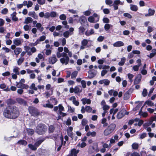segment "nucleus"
<instances>
[{"instance_id":"obj_27","label":"nucleus","mask_w":156,"mask_h":156,"mask_svg":"<svg viewBox=\"0 0 156 156\" xmlns=\"http://www.w3.org/2000/svg\"><path fill=\"white\" fill-rule=\"evenodd\" d=\"M22 42L23 41H22L21 40L19 39H16L13 40L14 44L16 46L20 45Z\"/></svg>"},{"instance_id":"obj_3","label":"nucleus","mask_w":156,"mask_h":156,"mask_svg":"<svg viewBox=\"0 0 156 156\" xmlns=\"http://www.w3.org/2000/svg\"><path fill=\"white\" fill-rule=\"evenodd\" d=\"M47 130V128L44 124H38L36 127L35 132L39 135L44 134Z\"/></svg>"},{"instance_id":"obj_29","label":"nucleus","mask_w":156,"mask_h":156,"mask_svg":"<svg viewBox=\"0 0 156 156\" xmlns=\"http://www.w3.org/2000/svg\"><path fill=\"white\" fill-rule=\"evenodd\" d=\"M64 51L66 54L68 53V55L69 57H71L72 56V53L71 51H69L68 49L66 47H64Z\"/></svg>"},{"instance_id":"obj_2","label":"nucleus","mask_w":156,"mask_h":156,"mask_svg":"<svg viewBox=\"0 0 156 156\" xmlns=\"http://www.w3.org/2000/svg\"><path fill=\"white\" fill-rule=\"evenodd\" d=\"M116 126L113 123L110 124L107 128L104 130L103 134L105 136H108L114 131Z\"/></svg>"},{"instance_id":"obj_7","label":"nucleus","mask_w":156,"mask_h":156,"mask_svg":"<svg viewBox=\"0 0 156 156\" xmlns=\"http://www.w3.org/2000/svg\"><path fill=\"white\" fill-rule=\"evenodd\" d=\"M62 57L61 58L60 61V62L62 64L65 65L68 64L69 62V58L68 56L66 55V54L65 56H62Z\"/></svg>"},{"instance_id":"obj_26","label":"nucleus","mask_w":156,"mask_h":156,"mask_svg":"<svg viewBox=\"0 0 156 156\" xmlns=\"http://www.w3.org/2000/svg\"><path fill=\"white\" fill-rule=\"evenodd\" d=\"M142 107L139 112V115L143 117H146L148 116V114L147 112H142Z\"/></svg>"},{"instance_id":"obj_32","label":"nucleus","mask_w":156,"mask_h":156,"mask_svg":"<svg viewBox=\"0 0 156 156\" xmlns=\"http://www.w3.org/2000/svg\"><path fill=\"white\" fill-rule=\"evenodd\" d=\"M35 27L38 30L41 31H42L44 30V28L42 27V25L40 23H37Z\"/></svg>"},{"instance_id":"obj_18","label":"nucleus","mask_w":156,"mask_h":156,"mask_svg":"<svg viewBox=\"0 0 156 156\" xmlns=\"http://www.w3.org/2000/svg\"><path fill=\"white\" fill-rule=\"evenodd\" d=\"M69 100L72 101L73 103L76 106H78L79 105V102L76 100L75 96H72L69 98Z\"/></svg>"},{"instance_id":"obj_47","label":"nucleus","mask_w":156,"mask_h":156,"mask_svg":"<svg viewBox=\"0 0 156 156\" xmlns=\"http://www.w3.org/2000/svg\"><path fill=\"white\" fill-rule=\"evenodd\" d=\"M27 132L29 135H31L34 134V130L33 129H27Z\"/></svg>"},{"instance_id":"obj_50","label":"nucleus","mask_w":156,"mask_h":156,"mask_svg":"<svg viewBox=\"0 0 156 156\" xmlns=\"http://www.w3.org/2000/svg\"><path fill=\"white\" fill-rule=\"evenodd\" d=\"M19 68L17 67H15L13 69V72L16 74H17L18 75L19 74Z\"/></svg>"},{"instance_id":"obj_45","label":"nucleus","mask_w":156,"mask_h":156,"mask_svg":"<svg viewBox=\"0 0 156 156\" xmlns=\"http://www.w3.org/2000/svg\"><path fill=\"white\" fill-rule=\"evenodd\" d=\"M58 106L59 113L62 112V111H65L64 108L62 104L59 105Z\"/></svg>"},{"instance_id":"obj_39","label":"nucleus","mask_w":156,"mask_h":156,"mask_svg":"<svg viewBox=\"0 0 156 156\" xmlns=\"http://www.w3.org/2000/svg\"><path fill=\"white\" fill-rule=\"evenodd\" d=\"M50 100L51 101V103L55 105H57L58 102L56 99L55 98H51Z\"/></svg>"},{"instance_id":"obj_35","label":"nucleus","mask_w":156,"mask_h":156,"mask_svg":"<svg viewBox=\"0 0 156 156\" xmlns=\"http://www.w3.org/2000/svg\"><path fill=\"white\" fill-rule=\"evenodd\" d=\"M130 9L132 11H136L138 9V7L136 5L131 4L130 5Z\"/></svg>"},{"instance_id":"obj_8","label":"nucleus","mask_w":156,"mask_h":156,"mask_svg":"<svg viewBox=\"0 0 156 156\" xmlns=\"http://www.w3.org/2000/svg\"><path fill=\"white\" fill-rule=\"evenodd\" d=\"M63 49V48L62 47L58 48V51L56 53V55L58 58H60L62 56H65L66 55L65 52L61 53V52L62 51Z\"/></svg>"},{"instance_id":"obj_38","label":"nucleus","mask_w":156,"mask_h":156,"mask_svg":"<svg viewBox=\"0 0 156 156\" xmlns=\"http://www.w3.org/2000/svg\"><path fill=\"white\" fill-rule=\"evenodd\" d=\"M126 58L125 57H123L121 58V61L118 63L119 66H122L124 64L126 61Z\"/></svg>"},{"instance_id":"obj_17","label":"nucleus","mask_w":156,"mask_h":156,"mask_svg":"<svg viewBox=\"0 0 156 156\" xmlns=\"http://www.w3.org/2000/svg\"><path fill=\"white\" fill-rule=\"evenodd\" d=\"M28 15L32 17L36 20H37L38 18V16L34 11L29 12L28 13Z\"/></svg>"},{"instance_id":"obj_53","label":"nucleus","mask_w":156,"mask_h":156,"mask_svg":"<svg viewBox=\"0 0 156 156\" xmlns=\"http://www.w3.org/2000/svg\"><path fill=\"white\" fill-rule=\"evenodd\" d=\"M85 111L87 112L90 113L91 112L92 108L90 106H87L85 107Z\"/></svg>"},{"instance_id":"obj_58","label":"nucleus","mask_w":156,"mask_h":156,"mask_svg":"<svg viewBox=\"0 0 156 156\" xmlns=\"http://www.w3.org/2000/svg\"><path fill=\"white\" fill-rule=\"evenodd\" d=\"M87 145L86 144L83 142L81 144H79L77 145V147H80L81 148L85 147Z\"/></svg>"},{"instance_id":"obj_24","label":"nucleus","mask_w":156,"mask_h":156,"mask_svg":"<svg viewBox=\"0 0 156 156\" xmlns=\"http://www.w3.org/2000/svg\"><path fill=\"white\" fill-rule=\"evenodd\" d=\"M154 12L155 11L154 10L149 9H148V13L145 14V16L146 17L151 16L154 15Z\"/></svg>"},{"instance_id":"obj_19","label":"nucleus","mask_w":156,"mask_h":156,"mask_svg":"<svg viewBox=\"0 0 156 156\" xmlns=\"http://www.w3.org/2000/svg\"><path fill=\"white\" fill-rule=\"evenodd\" d=\"M124 45V43L121 41H117L113 44L114 47H120Z\"/></svg>"},{"instance_id":"obj_33","label":"nucleus","mask_w":156,"mask_h":156,"mask_svg":"<svg viewBox=\"0 0 156 156\" xmlns=\"http://www.w3.org/2000/svg\"><path fill=\"white\" fill-rule=\"evenodd\" d=\"M33 21L32 19L30 17H27L26 18L24 22V23L28 24L29 23L32 22Z\"/></svg>"},{"instance_id":"obj_57","label":"nucleus","mask_w":156,"mask_h":156,"mask_svg":"<svg viewBox=\"0 0 156 156\" xmlns=\"http://www.w3.org/2000/svg\"><path fill=\"white\" fill-rule=\"evenodd\" d=\"M147 94V90L144 88L143 89L142 92V95L144 97H146Z\"/></svg>"},{"instance_id":"obj_21","label":"nucleus","mask_w":156,"mask_h":156,"mask_svg":"<svg viewBox=\"0 0 156 156\" xmlns=\"http://www.w3.org/2000/svg\"><path fill=\"white\" fill-rule=\"evenodd\" d=\"M0 88L3 89V90L5 91H10V89L8 87H6V85L4 83L0 84Z\"/></svg>"},{"instance_id":"obj_64","label":"nucleus","mask_w":156,"mask_h":156,"mask_svg":"<svg viewBox=\"0 0 156 156\" xmlns=\"http://www.w3.org/2000/svg\"><path fill=\"white\" fill-rule=\"evenodd\" d=\"M87 123V121L85 119H82L81 122V124L82 126H85L86 125Z\"/></svg>"},{"instance_id":"obj_31","label":"nucleus","mask_w":156,"mask_h":156,"mask_svg":"<svg viewBox=\"0 0 156 156\" xmlns=\"http://www.w3.org/2000/svg\"><path fill=\"white\" fill-rule=\"evenodd\" d=\"M79 152V150H76L75 149H73L70 151L71 154L73 156H77V154Z\"/></svg>"},{"instance_id":"obj_9","label":"nucleus","mask_w":156,"mask_h":156,"mask_svg":"<svg viewBox=\"0 0 156 156\" xmlns=\"http://www.w3.org/2000/svg\"><path fill=\"white\" fill-rule=\"evenodd\" d=\"M123 2H121L119 0H115L114 1L113 6L114 7V9L116 10L118 9V5H123L124 4Z\"/></svg>"},{"instance_id":"obj_28","label":"nucleus","mask_w":156,"mask_h":156,"mask_svg":"<svg viewBox=\"0 0 156 156\" xmlns=\"http://www.w3.org/2000/svg\"><path fill=\"white\" fill-rule=\"evenodd\" d=\"M53 89H51L49 91H46L44 94L45 95L46 98H48L53 94Z\"/></svg>"},{"instance_id":"obj_42","label":"nucleus","mask_w":156,"mask_h":156,"mask_svg":"<svg viewBox=\"0 0 156 156\" xmlns=\"http://www.w3.org/2000/svg\"><path fill=\"white\" fill-rule=\"evenodd\" d=\"M78 74V72L76 71H74L73 72L71 75V78L73 79H74L76 76H77Z\"/></svg>"},{"instance_id":"obj_46","label":"nucleus","mask_w":156,"mask_h":156,"mask_svg":"<svg viewBox=\"0 0 156 156\" xmlns=\"http://www.w3.org/2000/svg\"><path fill=\"white\" fill-rule=\"evenodd\" d=\"M18 144H21L24 145H26L27 144V142L24 140H19L18 142Z\"/></svg>"},{"instance_id":"obj_40","label":"nucleus","mask_w":156,"mask_h":156,"mask_svg":"<svg viewBox=\"0 0 156 156\" xmlns=\"http://www.w3.org/2000/svg\"><path fill=\"white\" fill-rule=\"evenodd\" d=\"M127 76L129 82L131 83H132L133 81V78L134 77L133 75L130 73H128L127 74Z\"/></svg>"},{"instance_id":"obj_4","label":"nucleus","mask_w":156,"mask_h":156,"mask_svg":"<svg viewBox=\"0 0 156 156\" xmlns=\"http://www.w3.org/2000/svg\"><path fill=\"white\" fill-rule=\"evenodd\" d=\"M28 110L30 113L34 116H37L40 114L38 109L34 107H29Z\"/></svg>"},{"instance_id":"obj_6","label":"nucleus","mask_w":156,"mask_h":156,"mask_svg":"<svg viewBox=\"0 0 156 156\" xmlns=\"http://www.w3.org/2000/svg\"><path fill=\"white\" fill-rule=\"evenodd\" d=\"M88 20L91 23H96L99 20V17L96 13H94L92 16H89L88 18Z\"/></svg>"},{"instance_id":"obj_10","label":"nucleus","mask_w":156,"mask_h":156,"mask_svg":"<svg viewBox=\"0 0 156 156\" xmlns=\"http://www.w3.org/2000/svg\"><path fill=\"white\" fill-rule=\"evenodd\" d=\"M16 86L18 88L27 89L29 87V86L23 83L16 82Z\"/></svg>"},{"instance_id":"obj_30","label":"nucleus","mask_w":156,"mask_h":156,"mask_svg":"<svg viewBox=\"0 0 156 156\" xmlns=\"http://www.w3.org/2000/svg\"><path fill=\"white\" fill-rule=\"evenodd\" d=\"M94 33V31L93 29H91L90 30H87L85 32V34L87 36H89Z\"/></svg>"},{"instance_id":"obj_54","label":"nucleus","mask_w":156,"mask_h":156,"mask_svg":"<svg viewBox=\"0 0 156 156\" xmlns=\"http://www.w3.org/2000/svg\"><path fill=\"white\" fill-rule=\"evenodd\" d=\"M105 3L107 5H108L110 6L113 5V2L111 0H106Z\"/></svg>"},{"instance_id":"obj_55","label":"nucleus","mask_w":156,"mask_h":156,"mask_svg":"<svg viewBox=\"0 0 156 156\" xmlns=\"http://www.w3.org/2000/svg\"><path fill=\"white\" fill-rule=\"evenodd\" d=\"M57 13L55 12L52 11L50 12V17H55L56 16Z\"/></svg>"},{"instance_id":"obj_49","label":"nucleus","mask_w":156,"mask_h":156,"mask_svg":"<svg viewBox=\"0 0 156 156\" xmlns=\"http://www.w3.org/2000/svg\"><path fill=\"white\" fill-rule=\"evenodd\" d=\"M28 147L29 148H30L31 150L33 151L36 150L37 147L34 145H33L31 144H29L28 145Z\"/></svg>"},{"instance_id":"obj_51","label":"nucleus","mask_w":156,"mask_h":156,"mask_svg":"<svg viewBox=\"0 0 156 156\" xmlns=\"http://www.w3.org/2000/svg\"><path fill=\"white\" fill-rule=\"evenodd\" d=\"M55 128L53 126L51 125L49 127L48 131L49 133H51L53 132Z\"/></svg>"},{"instance_id":"obj_34","label":"nucleus","mask_w":156,"mask_h":156,"mask_svg":"<svg viewBox=\"0 0 156 156\" xmlns=\"http://www.w3.org/2000/svg\"><path fill=\"white\" fill-rule=\"evenodd\" d=\"M96 135V133L95 131H93L92 132L88 131L86 134V135L88 136H91L92 137H95Z\"/></svg>"},{"instance_id":"obj_14","label":"nucleus","mask_w":156,"mask_h":156,"mask_svg":"<svg viewBox=\"0 0 156 156\" xmlns=\"http://www.w3.org/2000/svg\"><path fill=\"white\" fill-rule=\"evenodd\" d=\"M16 101L18 103L21 105H26L27 104L26 101L23 99L20 98H16Z\"/></svg>"},{"instance_id":"obj_37","label":"nucleus","mask_w":156,"mask_h":156,"mask_svg":"<svg viewBox=\"0 0 156 156\" xmlns=\"http://www.w3.org/2000/svg\"><path fill=\"white\" fill-rule=\"evenodd\" d=\"M101 123L103 124V127H106L108 125V123L107 122V119L105 118H104L101 120Z\"/></svg>"},{"instance_id":"obj_1","label":"nucleus","mask_w":156,"mask_h":156,"mask_svg":"<svg viewBox=\"0 0 156 156\" xmlns=\"http://www.w3.org/2000/svg\"><path fill=\"white\" fill-rule=\"evenodd\" d=\"M3 115L5 117L10 119L17 118L20 115L18 109L16 107H13L9 109H5L3 112Z\"/></svg>"},{"instance_id":"obj_20","label":"nucleus","mask_w":156,"mask_h":156,"mask_svg":"<svg viewBox=\"0 0 156 156\" xmlns=\"http://www.w3.org/2000/svg\"><path fill=\"white\" fill-rule=\"evenodd\" d=\"M141 76L140 74L138 75L134 80V84H137L139 83L141 81Z\"/></svg>"},{"instance_id":"obj_61","label":"nucleus","mask_w":156,"mask_h":156,"mask_svg":"<svg viewBox=\"0 0 156 156\" xmlns=\"http://www.w3.org/2000/svg\"><path fill=\"white\" fill-rule=\"evenodd\" d=\"M146 135L147 134L145 133L140 134L139 135V138L141 139H143L146 136Z\"/></svg>"},{"instance_id":"obj_25","label":"nucleus","mask_w":156,"mask_h":156,"mask_svg":"<svg viewBox=\"0 0 156 156\" xmlns=\"http://www.w3.org/2000/svg\"><path fill=\"white\" fill-rule=\"evenodd\" d=\"M22 49L21 48L19 47L16 48L14 50V52L15 54L17 56L22 51Z\"/></svg>"},{"instance_id":"obj_62","label":"nucleus","mask_w":156,"mask_h":156,"mask_svg":"<svg viewBox=\"0 0 156 156\" xmlns=\"http://www.w3.org/2000/svg\"><path fill=\"white\" fill-rule=\"evenodd\" d=\"M132 146L133 149H136L138 147V144L137 143H134L132 144Z\"/></svg>"},{"instance_id":"obj_5","label":"nucleus","mask_w":156,"mask_h":156,"mask_svg":"<svg viewBox=\"0 0 156 156\" xmlns=\"http://www.w3.org/2000/svg\"><path fill=\"white\" fill-rule=\"evenodd\" d=\"M156 120V116L152 117L150 119V120L149 122H147V123H145L144 125V128L146 129L147 131L148 132H150L151 131V128L150 127H147V126L151 125L153 122L154 121H155Z\"/></svg>"},{"instance_id":"obj_13","label":"nucleus","mask_w":156,"mask_h":156,"mask_svg":"<svg viewBox=\"0 0 156 156\" xmlns=\"http://www.w3.org/2000/svg\"><path fill=\"white\" fill-rule=\"evenodd\" d=\"M110 81L107 79H103L99 81L98 83L101 84H104V86H108L110 83Z\"/></svg>"},{"instance_id":"obj_48","label":"nucleus","mask_w":156,"mask_h":156,"mask_svg":"<svg viewBox=\"0 0 156 156\" xmlns=\"http://www.w3.org/2000/svg\"><path fill=\"white\" fill-rule=\"evenodd\" d=\"M24 60V58L23 57L20 58L17 61V63L18 65H20L23 62Z\"/></svg>"},{"instance_id":"obj_43","label":"nucleus","mask_w":156,"mask_h":156,"mask_svg":"<svg viewBox=\"0 0 156 156\" xmlns=\"http://www.w3.org/2000/svg\"><path fill=\"white\" fill-rule=\"evenodd\" d=\"M73 34V33H70L68 31H66L63 34L64 37L67 38L69 37V35Z\"/></svg>"},{"instance_id":"obj_63","label":"nucleus","mask_w":156,"mask_h":156,"mask_svg":"<svg viewBox=\"0 0 156 156\" xmlns=\"http://www.w3.org/2000/svg\"><path fill=\"white\" fill-rule=\"evenodd\" d=\"M81 83L82 87L83 88H85L86 87V82L84 80H82L81 81Z\"/></svg>"},{"instance_id":"obj_60","label":"nucleus","mask_w":156,"mask_h":156,"mask_svg":"<svg viewBox=\"0 0 156 156\" xmlns=\"http://www.w3.org/2000/svg\"><path fill=\"white\" fill-rule=\"evenodd\" d=\"M79 30L80 34H83L85 29L84 27H80L79 28Z\"/></svg>"},{"instance_id":"obj_23","label":"nucleus","mask_w":156,"mask_h":156,"mask_svg":"<svg viewBox=\"0 0 156 156\" xmlns=\"http://www.w3.org/2000/svg\"><path fill=\"white\" fill-rule=\"evenodd\" d=\"M17 13L16 12H14L11 15V16L12 20L14 21H16L18 20V18L16 17Z\"/></svg>"},{"instance_id":"obj_15","label":"nucleus","mask_w":156,"mask_h":156,"mask_svg":"<svg viewBox=\"0 0 156 156\" xmlns=\"http://www.w3.org/2000/svg\"><path fill=\"white\" fill-rule=\"evenodd\" d=\"M45 140V138L38 139L37 141L35 143L34 145L38 147Z\"/></svg>"},{"instance_id":"obj_11","label":"nucleus","mask_w":156,"mask_h":156,"mask_svg":"<svg viewBox=\"0 0 156 156\" xmlns=\"http://www.w3.org/2000/svg\"><path fill=\"white\" fill-rule=\"evenodd\" d=\"M88 41L86 39H83L81 42V45L80 47V49H84L86 47H87V45L88 44Z\"/></svg>"},{"instance_id":"obj_12","label":"nucleus","mask_w":156,"mask_h":156,"mask_svg":"<svg viewBox=\"0 0 156 156\" xmlns=\"http://www.w3.org/2000/svg\"><path fill=\"white\" fill-rule=\"evenodd\" d=\"M126 111L124 109H122L119 112L117 115V117L118 119H121L126 114Z\"/></svg>"},{"instance_id":"obj_44","label":"nucleus","mask_w":156,"mask_h":156,"mask_svg":"<svg viewBox=\"0 0 156 156\" xmlns=\"http://www.w3.org/2000/svg\"><path fill=\"white\" fill-rule=\"evenodd\" d=\"M42 106L43 107L45 108H52L53 107V106L50 103H47L45 104H43Z\"/></svg>"},{"instance_id":"obj_22","label":"nucleus","mask_w":156,"mask_h":156,"mask_svg":"<svg viewBox=\"0 0 156 156\" xmlns=\"http://www.w3.org/2000/svg\"><path fill=\"white\" fill-rule=\"evenodd\" d=\"M81 101L83 104L84 105L86 104H90L91 103V100L89 99H87V98H83L81 99Z\"/></svg>"},{"instance_id":"obj_36","label":"nucleus","mask_w":156,"mask_h":156,"mask_svg":"<svg viewBox=\"0 0 156 156\" xmlns=\"http://www.w3.org/2000/svg\"><path fill=\"white\" fill-rule=\"evenodd\" d=\"M73 127L71 126L69 127L67 129V132L68 135L69 136H71L73 135L72 130Z\"/></svg>"},{"instance_id":"obj_41","label":"nucleus","mask_w":156,"mask_h":156,"mask_svg":"<svg viewBox=\"0 0 156 156\" xmlns=\"http://www.w3.org/2000/svg\"><path fill=\"white\" fill-rule=\"evenodd\" d=\"M79 20L80 21V23L82 24L86 20L85 17L84 16H82L79 17Z\"/></svg>"},{"instance_id":"obj_59","label":"nucleus","mask_w":156,"mask_h":156,"mask_svg":"<svg viewBox=\"0 0 156 156\" xmlns=\"http://www.w3.org/2000/svg\"><path fill=\"white\" fill-rule=\"evenodd\" d=\"M91 13V10H89L83 12V14L86 16H89Z\"/></svg>"},{"instance_id":"obj_56","label":"nucleus","mask_w":156,"mask_h":156,"mask_svg":"<svg viewBox=\"0 0 156 156\" xmlns=\"http://www.w3.org/2000/svg\"><path fill=\"white\" fill-rule=\"evenodd\" d=\"M30 88L35 90H37V87H35V85L34 83H32L31 84V86L30 87Z\"/></svg>"},{"instance_id":"obj_16","label":"nucleus","mask_w":156,"mask_h":156,"mask_svg":"<svg viewBox=\"0 0 156 156\" xmlns=\"http://www.w3.org/2000/svg\"><path fill=\"white\" fill-rule=\"evenodd\" d=\"M57 60V59L55 55H53L52 57L49 58L48 59L50 63L52 64L55 63Z\"/></svg>"},{"instance_id":"obj_52","label":"nucleus","mask_w":156,"mask_h":156,"mask_svg":"<svg viewBox=\"0 0 156 156\" xmlns=\"http://www.w3.org/2000/svg\"><path fill=\"white\" fill-rule=\"evenodd\" d=\"M30 49V47L28 46L26 47L25 48V50L26 52L27 53V55H32L33 53L31 51H29Z\"/></svg>"}]
</instances>
